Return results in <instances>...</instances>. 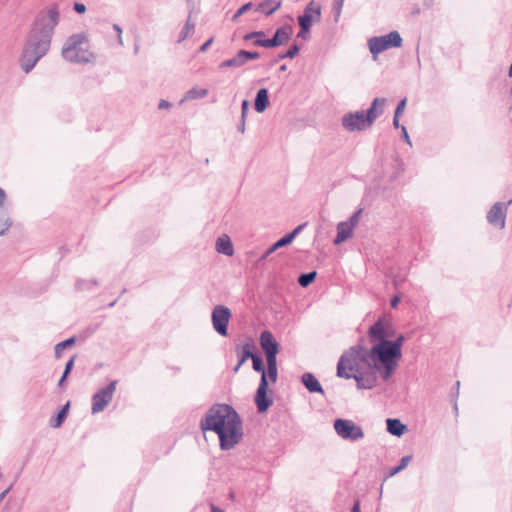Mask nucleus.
I'll return each mask as SVG.
<instances>
[{
	"label": "nucleus",
	"mask_w": 512,
	"mask_h": 512,
	"mask_svg": "<svg viewBox=\"0 0 512 512\" xmlns=\"http://www.w3.org/2000/svg\"><path fill=\"white\" fill-rule=\"evenodd\" d=\"M382 366L373 347L355 345L344 351L337 364V376L354 379L358 389H372L377 385V373L382 376Z\"/></svg>",
	"instance_id": "1"
},
{
	"label": "nucleus",
	"mask_w": 512,
	"mask_h": 512,
	"mask_svg": "<svg viewBox=\"0 0 512 512\" xmlns=\"http://www.w3.org/2000/svg\"><path fill=\"white\" fill-rule=\"evenodd\" d=\"M58 22L59 11L56 7H50L37 15L20 57L21 68L25 73H29L49 51Z\"/></svg>",
	"instance_id": "2"
},
{
	"label": "nucleus",
	"mask_w": 512,
	"mask_h": 512,
	"mask_svg": "<svg viewBox=\"0 0 512 512\" xmlns=\"http://www.w3.org/2000/svg\"><path fill=\"white\" fill-rule=\"evenodd\" d=\"M202 431H213L219 437L220 448L230 450L242 439V421L236 410L228 404L212 405L200 421Z\"/></svg>",
	"instance_id": "3"
},
{
	"label": "nucleus",
	"mask_w": 512,
	"mask_h": 512,
	"mask_svg": "<svg viewBox=\"0 0 512 512\" xmlns=\"http://www.w3.org/2000/svg\"><path fill=\"white\" fill-rule=\"evenodd\" d=\"M405 341L404 335L400 334L394 341H383L373 346V353L378 356L382 370V378L387 381L397 367L398 360L402 357V345Z\"/></svg>",
	"instance_id": "4"
},
{
	"label": "nucleus",
	"mask_w": 512,
	"mask_h": 512,
	"mask_svg": "<svg viewBox=\"0 0 512 512\" xmlns=\"http://www.w3.org/2000/svg\"><path fill=\"white\" fill-rule=\"evenodd\" d=\"M62 57L71 63L87 64L95 60V55L89 50V41L84 33L71 35L62 48Z\"/></svg>",
	"instance_id": "5"
},
{
	"label": "nucleus",
	"mask_w": 512,
	"mask_h": 512,
	"mask_svg": "<svg viewBox=\"0 0 512 512\" xmlns=\"http://www.w3.org/2000/svg\"><path fill=\"white\" fill-rule=\"evenodd\" d=\"M403 39L398 31H391L386 35L375 36L368 40L370 53L374 56L390 48H400Z\"/></svg>",
	"instance_id": "6"
},
{
	"label": "nucleus",
	"mask_w": 512,
	"mask_h": 512,
	"mask_svg": "<svg viewBox=\"0 0 512 512\" xmlns=\"http://www.w3.org/2000/svg\"><path fill=\"white\" fill-rule=\"evenodd\" d=\"M334 429L337 435L344 440L356 442L364 438L363 429L352 420L336 419L334 421Z\"/></svg>",
	"instance_id": "7"
},
{
	"label": "nucleus",
	"mask_w": 512,
	"mask_h": 512,
	"mask_svg": "<svg viewBox=\"0 0 512 512\" xmlns=\"http://www.w3.org/2000/svg\"><path fill=\"white\" fill-rule=\"evenodd\" d=\"M117 383V380L111 381L107 386L99 389L92 396V414L102 412L107 407V405L112 401L113 395L116 391Z\"/></svg>",
	"instance_id": "8"
},
{
	"label": "nucleus",
	"mask_w": 512,
	"mask_h": 512,
	"mask_svg": "<svg viewBox=\"0 0 512 512\" xmlns=\"http://www.w3.org/2000/svg\"><path fill=\"white\" fill-rule=\"evenodd\" d=\"M341 124L348 132L365 131L372 127L366 120L365 112L358 110L346 113L341 118Z\"/></svg>",
	"instance_id": "9"
},
{
	"label": "nucleus",
	"mask_w": 512,
	"mask_h": 512,
	"mask_svg": "<svg viewBox=\"0 0 512 512\" xmlns=\"http://www.w3.org/2000/svg\"><path fill=\"white\" fill-rule=\"evenodd\" d=\"M231 318V311L224 305H216L211 313V320L214 330L221 336L228 335V323Z\"/></svg>",
	"instance_id": "10"
},
{
	"label": "nucleus",
	"mask_w": 512,
	"mask_h": 512,
	"mask_svg": "<svg viewBox=\"0 0 512 512\" xmlns=\"http://www.w3.org/2000/svg\"><path fill=\"white\" fill-rule=\"evenodd\" d=\"M293 33L292 26L286 24L276 29L272 38L267 40H254L253 45L264 48H273L287 44Z\"/></svg>",
	"instance_id": "11"
},
{
	"label": "nucleus",
	"mask_w": 512,
	"mask_h": 512,
	"mask_svg": "<svg viewBox=\"0 0 512 512\" xmlns=\"http://www.w3.org/2000/svg\"><path fill=\"white\" fill-rule=\"evenodd\" d=\"M321 20V6L315 1H310L302 15L298 17V23L303 31H309L314 22Z\"/></svg>",
	"instance_id": "12"
},
{
	"label": "nucleus",
	"mask_w": 512,
	"mask_h": 512,
	"mask_svg": "<svg viewBox=\"0 0 512 512\" xmlns=\"http://www.w3.org/2000/svg\"><path fill=\"white\" fill-rule=\"evenodd\" d=\"M512 203V200H509L507 203L496 202L490 208L487 213V221L495 227L499 229H503L505 227L506 213L508 206Z\"/></svg>",
	"instance_id": "13"
},
{
	"label": "nucleus",
	"mask_w": 512,
	"mask_h": 512,
	"mask_svg": "<svg viewBox=\"0 0 512 512\" xmlns=\"http://www.w3.org/2000/svg\"><path fill=\"white\" fill-rule=\"evenodd\" d=\"M267 391L268 380H266V375H262L255 395V403L259 413L266 412L273 403L272 399L267 396Z\"/></svg>",
	"instance_id": "14"
},
{
	"label": "nucleus",
	"mask_w": 512,
	"mask_h": 512,
	"mask_svg": "<svg viewBox=\"0 0 512 512\" xmlns=\"http://www.w3.org/2000/svg\"><path fill=\"white\" fill-rule=\"evenodd\" d=\"M392 335L389 332L388 328L385 326L384 319L379 318L368 331V336L371 342L378 341L382 343L383 341H388L386 338Z\"/></svg>",
	"instance_id": "15"
},
{
	"label": "nucleus",
	"mask_w": 512,
	"mask_h": 512,
	"mask_svg": "<svg viewBox=\"0 0 512 512\" xmlns=\"http://www.w3.org/2000/svg\"><path fill=\"white\" fill-rule=\"evenodd\" d=\"M386 105V98H375L371 106L365 112L366 120L372 126L375 120L384 113V107Z\"/></svg>",
	"instance_id": "16"
},
{
	"label": "nucleus",
	"mask_w": 512,
	"mask_h": 512,
	"mask_svg": "<svg viewBox=\"0 0 512 512\" xmlns=\"http://www.w3.org/2000/svg\"><path fill=\"white\" fill-rule=\"evenodd\" d=\"M259 340H260V346L263 349L265 354L279 353V344L270 331H268V330L262 331L260 334Z\"/></svg>",
	"instance_id": "17"
},
{
	"label": "nucleus",
	"mask_w": 512,
	"mask_h": 512,
	"mask_svg": "<svg viewBox=\"0 0 512 512\" xmlns=\"http://www.w3.org/2000/svg\"><path fill=\"white\" fill-rule=\"evenodd\" d=\"M304 224L297 226L292 232L286 234L278 241H276L271 247L268 248V253H273L279 248L289 245L295 237L299 234V232L303 229Z\"/></svg>",
	"instance_id": "18"
},
{
	"label": "nucleus",
	"mask_w": 512,
	"mask_h": 512,
	"mask_svg": "<svg viewBox=\"0 0 512 512\" xmlns=\"http://www.w3.org/2000/svg\"><path fill=\"white\" fill-rule=\"evenodd\" d=\"M215 249L218 253L225 256H232L234 254L233 244L228 235L223 234L218 237L215 243Z\"/></svg>",
	"instance_id": "19"
},
{
	"label": "nucleus",
	"mask_w": 512,
	"mask_h": 512,
	"mask_svg": "<svg viewBox=\"0 0 512 512\" xmlns=\"http://www.w3.org/2000/svg\"><path fill=\"white\" fill-rule=\"evenodd\" d=\"M353 228L348 225L345 221L339 222L337 224V234L334 239V244L339 245L350 238L353 234Z\"/></svg>",
	"instance_id": "20"
},
{
	"label": "nucleus",
	"mask_w": 512,
	"mask_h": 512,
	"mask_svg": "<svg viewBox=\"0 0 512 512\" xmlns=\"http://www.w3.org/2000/svg\"><path fill=\"white\" fill-rule=\"evenodd\" d=\"M302 383L311 393H323L321 384L312 373H304L302 375Z\"/></svg>",
	"instance_id": "21"
},
{
	"label": "nucleus",
	"mask_w": 512,
	"mask_h": 512,
	"mask_svg": "<svg viewBox=\"0 0 512 512\" xmlns=\"http://www.w3.org/2000/svg\"><path fill=\"white\" fill-rule=\"evenodd\" d=\"M268 105H269L268 90L266 88H261L260 90H258L256 97H255V102H254L255 110L258 113H262L266 110Z\"/></svg>",
	"instance_id": "22"
},
{
	"label": "nucleus",
	"mask_w": 512,
	"mask_h": 512,
	"mask_svg": "<svg viewBox=\"0 0 512 512\" xmlns=\"http://www.w3.org/2000/svg\"><path fill=\"white\" fill-rule=\"evenodd\" d=\"M387 431L394 436H401L407 429L406 425H404L399 419H391L388 418L386 420Z\"/></svg>",
	"instance_id": "23"
},
{
	"label": "nucleus",
	"mask_w": 512,
	"mask_h": 512,
	"mask_svg": "<svg viewBox=\"0 0 512 512\" xmlns=\"http://www.w3.org/2000/svg\"><path fill=\"white\" fill-rule=\"evenodd\" d=\"M281 6V2L280 1H275V0H264L263 2H261L256 10L259 11V12H262L266 15H271L273 14L279 7Z\"/></svg>",
	"instance_id": "24"
},
{
	"label": "nucleus",
	"mask_w": 512,
	"mask_h": 512,
	"mask_svg": "<svg viewBox=\"0 0 512 512\" xmlns=\"http://www.w3.org/2000/svg\"><path fill=\"white\" fill-rule=\"evenodd\" d=\"M245 64V58L243 55H241V50H239L238 53L233 58L223 61L219 65V68H238L242 67Z\"/></svg>",
	"instance_id": "25"
},
{
	"label": "nucleus",
	"mask_w": 512,
	"mask_h": 512,
	"mask_svg": "<svg viewBox=\"0 0 512 512\" xmlns=\"http://www.w3.org/2000/svg\"><path fill=\"white\" fill-rule=\"evenodd\" d=\"M208 94L207 89H199L196 87H193L189 89L184 97L181 99L180 103H183L185 101L194 100V99H201L204 98Z\"/></svg>",
	"instance_id": "26"
},
{
	"label": "nucleus",
	"mask_w": 512,
	"mask_h": 512,
	"mask_svg": "<svg viewBox=\"0 0 512 512\" xmlns=\"http://www.w3.org/2000/svg\"><path fill=\"white\" fill-rule=\"evenodd\" d=\"M69 405H70L69 402L66 403L62 407V409L57 413V415L50 420V426L52 428H58L62 425V423L64 422V420L67 416V411H68Z\"/></svg>",
	"instance_id": "27"
},
{
	"label": "nucleus",
	"mask_w": 512,
	"mask_h": 512,
	"mask_svg": "<svg viewBox=\"0 0 512 512\" xmlns=\"http://www.w3.org/2000/svg\"><path fill=\"white\" fill-rule=\"evenodd\" d=\"M195 29V23L191 21V14L189 15L184 27L182 28L181 32L179 33L178 43H181L186 38H188Z\"/></svg>",
	"instance_id": "28"
},
{
	"label": "nucleus",
	"mask_w": 512,
	"mask_h": 512,
	"mask_svg": "<svg viewBox=\"0 0 512 512\" xmlns=\"http://www.w3.org/2000/svg\"><path fill=\"white\" fill-rule=\"evenodd\" d=\"M316 271L301 274L298 278V283L301 287H308L316 278Z\"/></svg>",
	"instance_id": "29"
},
{
	"label": "nucleus",
	"mask_w": 512,
	"mask_h": 512,
	"mask_svg": "<svg viewBox=\"0 0 512 512\" xmlns=\"http://www.w3.org/2000/svg\"><path fill=\"white\" fill-rule=\"evenodd\" d=\"M412 460V456L411 455H406V456H403L401 459H400V463L398 466L394 467L390 473H389V476H394L396 475L397 473L401 472L402 470H404L408 464L411 462Z\"/></svg>",
	"instance_id": "30"
},
{
	"label": "nucleus",
	"mask_w": 512,
	"mask_h": 512,
	"mask_svg": "<svg viewBox=\"0 0 512 512\" xmlns=\"http://www.w3.org/2000/svg\"><path fill=\"white\" fill-rule=\"evenodd\" d=\"M253 345L246 343L242 346V355L240 357V364H243L247 359H252L256 353L252 351Z\"/></svg>",
	"instance_id": "31"
},
{
	"label": "nucleus",
	"mask_w": 512,
	"mask_h": 512,
	"mask_svg": "<svg viewBox=\"0 0 512 512\" xmlns=\"http://www.w3.org/2000/svg\"><path fill=\"white\" fill-rule=\"evenodd\" d=\"M75 343V338L74 337H71V338H68L58 344H56L55 346V356L57 358H59L62 354V351L64 349H66L67 347H70L72 346L73 344Z\"/></svg>",
	"instance_id": "32"
},
{
	"label": "nucleus",
	"mask_w": 512,
	"mask_h": 512,
	"mask_svg": "<svg viewBox=\"0 0 512 512\" xmlns=\"http://www.w3.org/2000/svg\"><path fill=\"white\" fill-rule=\"evenodd\" d=\"M97 285H98L97 280H90V281L78 280L76 282V289L80 290V291L89 290V289H92L93 287H95Z\"/></svg>",
	"instance_id": "33"
},
{
	"label": "nucleus",
	"mask_w": 512,
	"mask_h": 512,
	"mask_svg": "<svg viewBox=\"0 0 512 512\" xmlns=\"http://www.w3.org/2000/svg\"><path fill=\"white\" fill-rule=\"evenodd\" d=\"M252 362H253V369L256 371V372H260L261 373V376L262 375H266V370L264 368V364H263V360L262 358L259 356V355H255L253 358H252Z\"/></svg>",
	"instance_id": "34"
},
{
	"label": "nucleus",
	"mask_w": 512,
	"mask_h": 512,
	"mask_svg": "<svg viewBox=\"0 0 512 512\" xmlns=\"http://www.w3.org/2000/svg\"><path fill=\"white\" fill-rule=\"evenodd\" d=\"M0 225L2 226L0 236H3L12 225L10 218L4 213L0 214Z\"/></svg>",
	"instance_id": "35"
},
{
	"label": "nucleus",
	"mask_w": 512,
	"mask_h": 512,
	"mask_svg": "<svg viewBox=\"0 0 512 512\" xmlns=\"http://www.w3.org/2000/svg\"><path fill=\"white\" fill-rule=\"evenodd\" d=\"M299 52V46L297 44H293L285 53L280 54L278 59L284 58H294Z\"/></svg>",
	"instance_id": "36"
},
{
	"label": "nucleus",
	"mask_w": 512,
	"mask_h": 512,
	"mask_svg": "<svg viewBox=\"0 0 512 512\" xmlns=\"http://www.w3.org/2000/svg\"><path fill=\"white\" fill-rule=\"evenodd\" d=\"M362 214V209H358L357 211H355L351 217L345 221L348 225H350L353 229L358 225L359 223V220H360V215Z\"/></svg>",
	"instance_id": "37"
},
{
	"label": "nucleus",
	"mask_w": 512,
	"mask_h": 512,
	"mask_svg": "<svg viewBox=\"0 0 512 512\" xmlns=\"http://www.w3.org/2000/svg\"><path fill=\"white\" fill-rule=\"evenodd\" d=\"M278 377L277 366H267L266 379L269 378L272 382H276Z\"/></svg>",
	"instance_id": "38"
},
{
	"label": "nucleus",
	"mask_w": 512,
	"mask_h": 512,
	"mask_svg": "<svg viewBox=\"0 0 512 512\" xmlns=\"http://www.w3.org/2000/svg\"><path fill=\"white\" fill-rule=\"evenodd\" d=\"M264 36H265V32L264 31H254V32L247 33L244 36V40L248 41V40H251V39H254V38H255V40H265Z\"/></svg>",
	"instance_id": "39"
},
{
	"label": "nucleus",
	"mask_w": 512,
	"mask_h": 512,
	"mask_svg": "<svg viewBox=\"0 0 512 512\" xmlns=\"http://www.w3.org/2000/svg\"><path fill=\"white\" fill-rule=\"evenodd\" d=\"M253 4L251 2H248L246 4H244L243 6H241L237 12L233 15V18L232 20L233 21H236L241 15H243L244 13H246L248 10H250L252 8Z\"/></svg>",
	"instance_id": "40"
},
{
	"label": "nucleus",
	"mask_w": 512,
	"mask_h": 512,
	"mask_svg": "<svg viewBox=\"0 0 512 512\" xmlns=\"http://www.w3.org/2000/svg\"><path fill=\"white\" fill-rule=\"evenodd\" d=\"M343 3H344V0H334V2H333V11L335 14V21H338V19L340 17Z\"/></svg>",
	"instance_id": "41"
},
{
	"label": "nucleus",
	"mask_w": 512,
	"mask_h": 512,
	"mask_svg": "<svg viewBox=\"0 0 512 512\" xmlns=\"http://www.w3.org/2000/svg\"><path fill=\"white\" fill-rule=\"evenodd\" d=\"M241 55L244 56L246 63L249 60H255V59H258L260 57L259 52H256V51L241 50Z\"/></svg>",
	"instance_id": "42"
},
{
	"label": "nucleus",
	"mask_w": 512,
	"mask_h": 512,
	"mask_svg": "<svg viewBox=\"0 0 512 512\" xmlns=\"http://www.w3.org/2000/svg\"><path fill=\"white\" fill-rule=\"evenodd\" d=\"M277 354L278 353L265 354L267 366H277Z\"/></svg>",
	"instance_id": "43"
},
{
	"label": "nucleus",
	"mask_w": 512,
	"mask_h": 512,
	"mask_svg": "<svg viewBox=\"0 0 512 512\" xmlns=\"http://www.w3.org/2000/svg\"><path fill=\"white\" fill-rule=\"evenodd\" d=\"M405 107H406V99H402V100L398 103V105H397V107H396V109H395L394 116L399 117V116L403 113V111H404Z\"/></svg>",
	"instance_id": "44"
},
{
	"label": "nucleus",
	"mask_w": 512,
	"mask_h": 512,
	"mask_svg": "<svg viewBox=\"0 0 512 512\" xmlns=\"http://www.w3.org/2000/svg\"><path fill=\"white\" fill-rule=\"evenodd\" d=\"M249 109L248 100H243L241 104V119L246 120V115Z\"/></svg>",
	"instance_id": "45"
},
{
	"label": "nucleus",
	"mask_w": 512,
	"mask_h": 512,
	"mask_svg": "<svg viewBox=\"0 0 512 512\" xmlns=\"http://www.w3.org/2000/svg\"><path fill=\"white\" fill-rule=\"evenodd\" d=\"M74 360H75V356L72 357L65 365V369H64V377H67L68 374L71 372V370L73 369V366H74Z\"/></svg>",
	"instance_id": "46"
},
{
	"label": "nucleus",
	"mask_w": 512,
	"mask_h": 512,
	"mask_svg": "<svg viewBox=\"0 0 512 512\" xmlns=\"http://www.w3.org/2000/svg\"><path fill=\"white\" fill-rule=\"evenodd\" d=\"M401 132H402V138H403V140H404L407 144H409V145L411 146V145H412V143H411L410 137H409V135H408V132H407V129H406V127H405V126H401Z\"/></svg>",
	"instance_id": "47"
},
{
	"label": "nucleus",
	"mask_w": 512,
	"mask_h": 512,
	"mask_svg": "<svg viewBox=\"0 0 512 512\" xmlns=\"http://www.w3.org/2000/svg\"><path fill=\"white\" fill-rule=\"evenodd\" d=\"M74 10L77 12V13H84L86 11V6L83 4V3H75L74 4Z\"/></svg>",
	"instance_id": "48"
},
{
	"label": "nucleus",
	"mask_w": 512,
	"mask_h": 512,
	"mask_svg": "<svg viewBox=\"0 0 512 512\" xmlns=\"http://www.w3.org/2000/svg\"><path fill=\"white\" fill-rule=\"evenodd\" d=\"M212 42H213V38H210L205 43H203L199 48L200 52H205L209 48V46L212 44Z\"/></svg>",
	"instance_id": "49"
},
{
	"label": "nucleus",
	"mask_w": 512,
	"mask_h": 512,
	"mask_svg": "<svg viewBox=\"0 0 512 512\" xmlns=\"http://www.w3.org/2000/svg\"><path fill=\"white\" fill-rule=\"evenodd\" d=\"M171 107V103L167 100H161L158 104L159 109H168Z\"/></svg>",
	"instance_id": "50"
},
{
	"label": "nucleus",
	"mask_w": 512,
	"mask_h": 512,
	"mask_svg": "<svg viewBox=\"0 0 512 512\" xmlns=\"http://www.w3.org/2000/svg\"><path fill=\"white\" fill-rule=\"evenodd\" d=\"M245 121L246 120L240 119V123L237 126V130L242 134L245 133Z\"/></svg>",
	"instance_id": "51"
},
{
	"label": "nucleus",
	"mask_w": 512,
	"mask_h": 512,
	"mask_svg": "<svg viewBox=\"0 0 512 512\" xmlns=\"http://www.w3.org/2000/svg\"><path fill=\"white\" fill-rule=\"evenodd\" d=\"M399 301H400V297H399V296H394V297L391 299V302H390L391 307H392V308H396V307H397V305H398V303H399Z\"/></svg>",
	"instance_id": "52"
},
{
	"label": "nucleus",
	"mask_w": 512,
	"mask_h": 512,
	"mask_svg": "<svg viewBox=\"0 0 512 512\" xmlns=\"http://www.w3.org/2000/svg\"><path fill=\"white\" fill-rule=\"evenodd\" d=\"M435 0H423V5L425 8L430 9L434 5Z\"/></svg>",
	"instance_id": "53"
},
{
	"label": "nucleus",
	"mask_w": 512,
	"mask_h": 512,
	"mask_svg": "<svg viewBox=\"0 0 512 512\" xmlns=\"http://www.w3.org/2000/svg\"><path fill=\"white\" fill-rule=\"evenodd\" d=\"M6 198L5 191L0 188V207L4 204Z\"/></svg>",
	"instance_id": "54"
},
{
	"label": "nucleus",
	"mask_w": 512,
	"mask_h": 512,
	"mask_svg": "<svg viewBox=\"0 0 512 512\" xmlns=\"http://www.w3.org/2000/svg\"><path fill=\"white\" fill-rule=\"evenodd\" d=\"M10 489H11V486H9L7 489H5L3 492L0 493V503L3 501V499L9 493Z\"/></svg>",
	"instance_id": "55"
},
{
	"label": "nucleus",
	"mask_w": 512,
	"mask_h": 512,
	"mask_svg": "<svg viewBox=\"0 0 512 512\" xmlns=\"http://www.w3.org/2000/svg\"><path fill=\"white\" fill-rule=\"evenodd\" d=\"M351 512H360V503H359V501H356L354 503Z\"/></svg>",
	"instance_id": "56"
},
{
	"label": "nucleus",
	"mask_w": 512,
	"mask_h": 512,
	"mask_svg": "<svg viewBox=\"0 0 512 512\" xmlns=\"http://www.w3.org/2000/svg\"><path fill=\"white\" fill-rule=\"evenodd\" d=\"M308 33H309V31H303L302 28H300V32L298 33L297 36L300 38L306 39Z\"/></svg>",
	"instance_id": "57"
},
{
	"label": "nucleus",
	"mask_w": 512,
	"mask_h": 512,
	"mask_svg": "<svg viewBox=\"0 0 512 512\" xmlns=\"http://www.w3.org/2000/svg\"><path fill=\"white\" fill-rule=\"evenodd\" d=\"M420 12H421L420 7H419L418 5H415V6L413 7V9H412V12H411V13H412V15H414V16H415V15H419V14H420Z\"/></svg>",
	"instance_id": "58"
},
{
	"label": "nucleus",
	"mask_w": 512,
	"mask_h": 512,
	"mask_svg": "<svg viewBox=\"0 0 512 512\" xmlns=\"http://www.w3.org/2000/svg\"><path fill=\"white\" fill-rule=\"evenodd\" d=\"M393 125H394L395 128H400L401 129L402 125H400V123H399V117L394 116V118H393Z\"/></svg>",
	"instance_id": "59"
},
{
	"label": "nucleus",
	"mask_w": 512,
	"mask_h": 512,
	"mask_svg": "<svg viewBox=\"0 0 512 512\" xmlns=\"http://www.w3.org/2000/svg\"><path fill=\"white\" fill-rule=\"evenodd\" d=\"M113 29L117 33V35H122V29L118 24H113Z\"/></svg>",
	"instance_id": "60"
},
{
	"label": "nucleus",
	"mask_w": 512,
	"mask_h": 512,
	"mask_svg": "<svg viewBox=\"0 0 512 512\" xmlns=\"http://www.w3.org/2000/svg\"><path fill=\"white\" fill-rule=\"evenodd\" d=\"M211 512H224V510L212 504Z\"/></svg>",
	"instance_id": "61"
},
{
	"label": "nucleus",
	"mask_w": 512,
	"mask_h": 512,
	"mask_svg": "<svg viewBox=\"0 0 512 512\" xmlns=\"http://www.w3.org/2000/svg\"><path fill=\"white\" fill-rule=\"evenodd\" d=\"M271 253H268V249L263 253V255L260 257V261H264L265 259L268 258V256L270 255Z\"/></svg>",
	"instance_id": "62"
},
{
	"label": "nucleus",
	"mask_w": 512,
	"mask_h": 512,
	"mask_svg": "<svg viewBox=\"0 0 512 512\" xmlns=\"http://www.w3.org/2000/svg\"><path fill=\"white\" fill-rule=\"evenodd\" d=\"M66 377H64V374L62 375V377L60 378L59 382H58V386H62L64 381H65Z\"/></svg>",
	"instance_id": "63"
},
{
	"label": "nucleus",
	"mask_w": 512,
	"mask_h": 512,
	"mask_svg": "<svg viewBox=\"0 0 512 512\" xmlns=\"http://www.w3.org/2000/svg\"><path fill=\"white\" fill-rule=\"evenodd\" d=\"M508 76L509 77H512V64L510 65L509 67V70H508Z\"/></svg>",
	"instance_id": "64"
}]
</instances>
